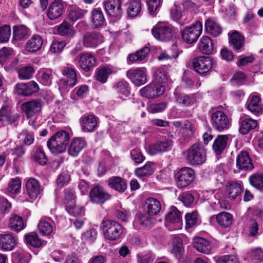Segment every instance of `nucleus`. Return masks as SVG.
I'll use <instances>...</instances> for the list:
<instances>
[{
    "label": "nucleus",
    "mask_w": 263,
    "mask_h": 263,
    "mask_svg": "<svg viewBox=\"0 0 263 263\" xmlns=\"http://www.w3.org/2000/svg\"><path fill=\"white\" fill-rule=\"evenodd\" d=\"M155 38L162 42L171 41L175 34L174 28L171 25L159 23L152 30Z\"/></svg>",
    "instance_id": "20e7f679"
},
{
    "label": "nucleus",
    "mask_w": 263,
    "mask_h": 263,
    "mask_svg": "<svg viewBox=\"0 0 263 263\" xmlns=\"http://www.w3.org/2000/svg\"><path fill=\"white\" fill-rule=\"evenodd\" d=\"M86 144L84 138L79 137L73 138L68 149L69 155L73 157L78 156L79 153L86 147Z\"/></svg>",
    "instance_id": "6ab92c4d"
},
{
    "label": "nucleus",
    "mask_w": 263,
    "mask_h": 263,
    "mask_svg": "<svg viewBox=\"0 0 263 263\" xmlns=\"http://www.w3.org/2000/svg\"><path fill=\"white\" fill-rule=\"evenodd\" d=\"M229 137L227 135H218L214 140L212 148L216 155H220L227 147Z\"/></svg>",
    "instance_id": "473e14b6"
},
{
    "label": "nucleus",
    "mask_w": 263,
    "mask_h": 263,
    "mask_svg": "<svg viewBox=\"0 0 263 263\" xmlns=\"http://www.w3.org/2000/svg\"><path fill=\"white\" fill-rule=\"evenodd\" d=\"M64 10L63 1L62 0H54L48 8L47 16L50 20H56L62 16Z\"/></svg>",
    "instance_id": "f3484780"
},
{
    "label": "nucleus",
    "mask_w": 263,
    "mask_h": 263,
    "mask_svg": "<svg viewBox=\"0 0 263 263\" xmlns=\"http://www.w3.org/2000/svg\"><path fill=\"white\" fill-rule=\"evenodd\" d=\"M43 44L42 38L39 35L32 36L26 44V50L29 52H36L40 50Z\"/></svg>",
    "instance_id": "c9c22d12"
},
{
    "label": "nucleus",
    "mask_w": 263,
    "mask_h": 263,
    "mask_svg": "<svg viewBox=\"0 0 263 263\" xmlns=\"http://www.w3.org/2000/svg\"><path fill=\"white\" fill-rule=\"evenodd\" d=\"M146 69L145 67L131 68L126 72L127 77L136 86H141L147 82Z\"/></svg>",
    "instance_id": "6e6552de"
},
{
    "label": "nucleus",
    "mask_w": 263,
    "mask_h": 263,
    "mask_svg": "<svg viewBox=\"0 0 263 263\" xmlns=\"http://www.w3.org/2000/svg\"><path fill=\"white\" fill-rule=\"evenodd\" d=\"M170 15L171 17L175 21H179L182 17V12L181 7L175 4L171 8L170 10Z\"/></svg>",
    "instance_id": "774afa93"
},
{
    "label": "nucleus",
    "mask_w": 263,
    "mask_h": 263,
    "mask_svg": "<svg viewBox=\"0 0 263 263\" xmlns=\"http://www.w3.org/2000/svg\"><path fill=\"white\" fill-rule=\"evenodd\" d=\"M101 42V34L95 31L87 32L83 36V44L87 47H95Z\"/></svg>",
    "instance_id": "393cba45"
},
{
    "label": "nucleus",
    "mask_w": 263,
    "mask_h": 263,
    "mask_svg": "<svg viewBox=\"0 0 263 263\" xmlns=\"http://www.w3.org/2000/svg\"><path fill=\"white\" fill-rule=\"evenodd\" d=\"M13 259L15 263H28L30 255L22 252H17L13 254Z\"/></svg>",
    "instance_id": "e2e57ef3"
},
{
    "label": "nucleus",
    "mask_w": 263,
    "mask_h": 263,
    "mask_svg": "<svg viewBox=\"0 0 263 263\" xmlns=\"http://www.w3.org/2000/svg\"><path fill=\"white\" fill-rule=\"evenodd\" d=\"M250 184L255 188L261 190L263 189V176L261 174H254L249 178Z\"/></svg>",
    "instance_id": "6e6d98bb"
},
{
    "label": "nucleus",
    "mask_w": 263,
    "mask_h": 263,
    "mask_svg": "<svg viewBox=\"0 0 263 263\" xmlns=\"http://www.w3.org/2000/svg\"><path fill=\"white\" fill-rule=\"evenodd\" d=\"M216 220L217 223L223 228H228L231 225L233 221L232 215L228 212H222L210 218V221L212 223Z\"/></svg>",
    "instance_id": "4be33fe9"
},
{
    "label": "nucleus",
    "mask_w": 263,
    "mask_h": 263,
    "mask_svg": "<svg viewBox=\"0 0 263 263\" xmlns=\"http://www.w3.org/2000/svg\"><path fill=\"white\" fill-rule=\"evenodd\" d=\"M108 185L111 189L120 192H124L127 188V184L125 181L119 177H112L108 181Z\"/></svg>",
    "instance_id": "f704fd0d"
},
{
    "label": "nucleus",
    "mask_w": 263,
    "mask_h": 263,
    "mask_svg": "<svg viewBox=\"0 0 263 263\" xmlns=\"http://www.w3.org/2000/svg\"><path fill=\"white\" fill-rule=\"evenodd\" d=\"M116 91L120 93L123 94L125 96L129 95V91L128 89V84L127 82L121 81L117 82L114 86Z\"/></svg>",
    "instance_id": "69168bd1"
},
{
    "label": "nucleus",
    "mask_w": 263,
    "mask_h": 263,
    "mask_svg": "<svg viewBox=\"0 0 263 263\" xmlns=\"http://www.w3.org/2000/svg\"><path fill=\"white\" fill-rule=\"evenodd\" d=\"M67 212L71 215L77 217L82 216L85 214V210L82 206H76L75 203L70 207L66 208Z\"/></svg>",
    "instance_id": "bf43d9fd"
},
{
    "label": "nucleus",
    "mask_w": 263,
    "mask_h": 263,
    "mask_svg": "<svg viewBox=\"0 0 263 263\" xmlns=\"http://www.w3.org/2000/svg\"><path fill=\"white\" fill-rule=\"evenodd\" d=\"M141 3L139 0H130L127 8V13L131 17H136L141 11Z\"/></svg>",
    "instance_id": "a18cd8bd"
},
{
    "label": "nucleus",
    "mask_w": 263,
    "mask_h": 263,
    "mask_svg": "<svg viewBox=\"0 0 263 263\" xmlns=\"http://www.w3.org/2000/svg\"><path fill=\"white\" fill-rule=\"evenodd\" d=\"M41 76V82L45 86H49L51 84L52 73L49 70H41L39 72Z\"/></svg>",
    "instance_id": "338daca9"
},
{
    "label": "nucleus",
    "mask_w": 263,
    "mask_h": 263,
    "mask_svg": "<svg viewBox=\"0 0 263 263\" xmlns=\"http://www.w3.org/2000/svg\"><path fill=\"white\" fill-rule=\"evenodd\" d=\"M150 50L148 47H144L133 54L128 55V59L131 62L141 61L144 59L149 54Z\"/></svg>",
    "instance_id": "de8ad7c7"
},
{
    "label": "nucleus",
    "mask_w": 263,
    "mask_h": 263,
    "mask_svg": "<svg viewBox=\"0 0 263 263\" xmlns=\"http://www.w3.org/2000/svg\"><path fill=\"white\" fill-rule=\"evenodd\" d=\"M175 179L178 187L184 188L194 180V171L190 167L182 168L175 175Z\"/></svg>",
    "instance_id": "423d86ee"
},
{
    "label": "nucleus",
    "mask_w": 263,
    "mask_h": 263,
    "mask_svg": "<svg viewBox=\"0 0 263 263\" xmlns=\"http://www.w3.org/2000/svg\"><path fill=\"white\" fill-rule=\"evenodd\" d=\"M132 159L137 164L141 163L145 159L141 151L139 148H135L130 151Z\"/></svg>",
    "instance_id": "680f3d73"
},
{
    "label": "nucleus",
    "mask_w": 263,
    "mask_h": 263,
    "mask_svg": "<svg viewBox=\"0 0 263 263\" xmlns=\"http://www.w3.org/2000/svg\"><path fill=\"white\" fill-rule=\"evenodd\" d=\"M229 43L233 48L238 50L240 49L244 44V37L238 32L234 31L232 33H229Z\"/></svg>",
    "instance_id": "e433bc0d"
},
{
    "label": "nucleus",
    "mask_w": 263,
    "mask_h": 263,
    "mask_svg": "<svg viewBox=\"0 0 263 263\" xmlns=\"http://www.w3.org/2000/svg\"><path fill=\"white\" fill-rule=\"evenodd\" d=\"M205 30L207 33L214 37L219 35L222 31L219 24L212 18H209L205 21Z\"/></svg>",
    "instance_id": "2f4dec72"
},
{
    "label": "nucleus",
    "mask_w": 263,
    "mask_h": 263,
    "mask_svg": "<svg viewBox=\"0 0 263 263\" xmlns=\"http://www.w3.org/2000/svg\"><path fill=\"white\" fill-rule=\"evenodd\" d=\"M96 63L95 57L89 53H83L80 54L78 64L81 68L85 71L91 70Z\"/></svg>",
    "instance_id": "aec40b11"
},
{
    "label": "nucleus",
    "mask_w": 263,
    "mask_h": 263,
    "mask_svg": "<svg viewBox=\"0 0 263 263\" xmlns=\"http://www.w3.org/2000/svg\"><path fill=\"white\" fill-rule=\"evenodd\" d=\"M172 142L171 140H166L163 142H158L149 146V152L152 155H156L158 153L163 152L171 146Z\"/></svg>",
    "instance_id": "a19ab883"
},
{
    "label": "nucleus",
    "mask_w": 263,
    "mask_h": 263,
    "mask_svg": "<svg viewBox=\"0 0 263 263\" xmlns=\"http://www.w3.org/2000/svg\"><path fill=\"white\" fill-rule=\"evenodd\" d=\"M54 221L50 217H43L39 221L38 229L43 235H49L53 231Z\"/></svg>",
    "instance_id": "cd10ccee"
},
{
    "label": "nucleus",
    "mask_w": 263,
    "mask_h": 263,
    "mask_svg": "<svg viewBox=\"0 0 263 263\" xmlns=\"http://www.w3.org/2000/svg\"><path fill=\"white\" fill-rule=\"evenodd\" d=\"M174 96L175 102L182 106H188L193 102L192 99L189 95L184 93L175 92Z\"/></svg>",
    "instance_id": "3c124183"
},
{
    "label": "nucleus",
    "mask_w": 263,
    "mask_h": 263,
    "mask_svg": "<svg viewBox=\"0 0 263 263\" xmlns=\"http://www.w3.org/2000/svg\"><path fill=\"white\" fill-rule=\"evenodd\" d=\"M39 90L38 84L34 81L27 83H20L15 86V91L19 94L24 96H30L37 92Z\"/></svg>",
    "instance_id": "dca6fc26"
},
{
    "label": "nucleus",
    "mask_w": 263,
    "mask_h": 263,
    "mask_svg": "<svg viewBox=\"0 0 263 263\" xmlns=\"http://www.w3.org/2000/svg\"><path fill=\"white\" fill-rule=\"evenodd\" d=\"M16 245V238L10 233H0V250L11 251Z\"/></svg>",
    "instance_id": "a211bd4d"
},
{
    "label": "nucleus",
    "mask_w": 263,
    "mask_h": 263,
    "mask_svg": "<svg viewBox=\"0 0 263 263\" xmlns=\"http://www.w3.org/2000/svg\"><path fill=\"white\" fill-rule=\"evenodd\" d=\"M62 74L65 77L64 84L67 86L73 87L76 85L77 78L76 70L71 67L66 66L62 70Z\"/></svg>",
    "instance_id": "72a5a7b5"
},
{
    "label": "nucleus",
    "mask_w": 263,
    "mask_h": 263,
    "mask_svg": "<svg viewBox=\"0 0 263 263\" xmlns=\"http://www.w3.org/2000/svg\"><path fill=\"white\" fill-rule=\"evenodd\" d=\"M21 181L18 177L12 179L11 181L8 183L7 189L8 192L12 194H17L21 189Z\"/></svg>",
    "instance_id": "13d9d810"
},
{
    "label": "nucleus",
    "mask_w": 263,
    "mask_h": 263,
    "mask_svg": "<svg viewBox=\"0 0 263 263\" xmlns=\"http://www.w3.org/2000/svg\"><path fill=\"white\" fill-rule=\"evenodd\" d=\"M172 252L177 258H180L184 253L183 243L181 239H175L173 243Z\"/></svg>",
    "instance_id": "864d4df0"
},
{
    "label": "nucleus",
    "mask_w": 263,
    "mask_h": 263,
    "mask_svg": "<svg viewBox=\"0 0 263 263\" xmlns=\"http://www.w3.org/2000/svg\"><path fill=\"white\" fill-rule=\"evenodd\" d=\"M27 243L35 248L41 247L43 245V241L39 238L35 233H31L25 236Z\"/></svg>",
    "instance_id": "603ef678"
},
{
    "label": "nucleus",
    "mask_w": 263,
    "mask_h": 263,
    "mask_svg": "<svg viewBox=\"0 0 263 263\" xmlns=\"http://www.w3.org/2000/svg\"><path fill=\"white\" fill-rule=\"evenodd\" d=\"M101 229L104 237L109 240H116L122 235L124 228L118 222L113 220H105L102 222Z\"/></svg>",
    "instance_id": "f03ea898"
},
{
    "label": "nucleus",
    "mask_w": 263,
    "mask_h": 263,
    "mask_svg": "<svg viewBox=\"0 0 263 263\" xmlns=\"http://www.w3.org/2000/svg\"><path fill=\"white\" fill-rule=\"evenodd\" d=\"M239 123V131L242 135L247 134L256 128L258 125L256 120L248 117L240 118Z\"/></svg>",
    "instance_id": "5701e85b"
},
{
    "label": "nucleus",
    "mask_w": 263,
    "mask_h": 263,
    "mask_svg": "<svg viewBox=\"0 0 263 263\" xmlns=\"http://www.w3.org/2000/svg\"><path fill=\"white\" fill-rule=\"evenodd\" d=\"M236 166L239 170L250 171L254 168L248 152H241L237 157Z\"/></svg>",
    "instance_id": "412c9836"
},
{
    "label": "nucleus",
    "mask_w": 263,
    "mask_h": 263,
    "mask_svg": "<svg viewBox=\"0 0 263 263\" xmlns=\"http://www.w3.org/2000/svg\"><path fill=\"white\" fill-rule=\"evenodd\" d=\"M11 35V28L9 25H4L0 27V42L6 43L9 41Z\"/></svg>",
    "instance_id": "052dcab7"
},
{
    "label": "nucleus",
    "mask_w": 263,
    "mask_h": 263,
    "mask_svg": "<svg viewBox=\"0 0 263 263\" xmlns=\"http://www.w3.org/2000/svg\"><path fill=\"white\" fill-rule=\"evenodd\" d=\"M199 51L204 54H210L213 51V44L211 38L207 36H202L199 42Z\"/></svg>",
    "instance_id": "4c0bfd02"
},
{
    "label": "nucleus",
    "mask_w": 263,
    "mask_h": 263,
    "mask_svg": "<svg viewBox=\"0 0 263 263\" xmlns=\"http://www.w3.org/2000/svg\"><path fill=\"white\" fill-rule=\"evenodd\" d=\"M164 90L162 85L153 82L140 90V95L146 98H154L162 95Z\"/></svg>",
    "instance_id": "9b49d317"
},
{
    "label": "nucleus",
    "mask_w": 263,
    "mask_h": 263,
    "mask_svg": "<svg viewBox=\"0 0 263 263\" xmlns=\"http://www.w3.org/2000/svg\"><path fill=\"white\" fill-rule=\"evenodd\" d=\"M212 124L214 128L219 132L229 127L230 122L227 115L222 111H216L212 114Z\"/></svg>",
    "instance_id": "1a4fd4ad"
},
{
    "label": "nucleus",
    "mask_w": 263,
    "mask_h": 263,
    "mask_svg": "<svg viewBox=\"0 0 263 263\" xmlns=\"http://www.w3.org/2000/svg\"><path fill=\"white\" fill-rule=\"evenodd\" d=\"M58 33L64 36L72 37L74 34V31L69 24L64 21L58 28Z\"/></svg>",
    "instance_id": "8fccbe9b"
},
{
    "label": "nucleus",
    "mask_w": 263,
    "mask_h": 263,
    "mask_svg": "<svg viewBox=\"0 0 263 263\" xmlns=\"http://www.w3.org/2000/svg\"><path fill=\"white\" fill-rule=\"evenodd\" d=\"M18 118L17 115H13L11 107L8 105H4L0 109V122L12 123Z\"/></svg>",
    "instance_id": "c756f323"
},
{
    "label": "nucleus",
    "mask_w": 263,
    "mask_h": 263,
    "mask_svg": "<svg viewBox=\"0 0 263 263\" xmlns=\"http://www.w3.org/2000/svg\"><path fill=\"white\" fill-rule=\"evenodd\" d=\"M81 128L84 132H92L97 126V119L93 114H85L79 120Z\"/></svg>",
    "instance_id": "4468645a"
},
{
    "label": "nucleus",
    "mask_w": 263,
    "mask_h": 263,
    "mask_svg": "<svg viewBox=\"0 0 263 263\" xmlns=\"http://www.w3.org/2000/svg\"><path fill=\"white\" fill-rule=\"evenodd\" d=\"M247 108L253 114L258 115L263 111L260 98L258 96H251L247 103Z\"/></svg>",
    "instance_id": "b1692460"
},
{
    "label": "nucleus",
    "mask_w": 263,
    "mask_h": 263,
    "mask_svg": "<svg viewBox=\"0 0 263 263\" xmlns=\"http://www.w3.org/2000/svg\"><path fill=\"white\" fill-rule=\"evenodd\" d=\"M70 136L68 132L61 130L54 134L47 141V145L54 154L64 153L69 142Z\"/></svg>",
    "instance_id": "f257e3e1"
},
{
    "label": "nucleus",
    "mask_w": 263,
    "mask_h": 263,
    "mask_svg": "<svg viewBox=\"0 0 263 263\" xmlns=\"http://www.w3.org/2000/svg\"><path fill=\"white\" fill-rule=\"evenodd\" d=\"M89 197L92 202L102 204L109 199L110 196L102 186L96 185L91 190Z\"/></svg>",
    "instance_id": "ddd939ff"
},
{
    "label": "nucleus",
    "mask_w": 263,
    "mask_h": 263,
    "mask_svg": "<svg viewBox=\"0 0 263 263\" xmlns=\"http://www.w3.org/2000/svg\"><path fill=\"white\" fill-rule=\"evenodd\" d=\"M192 65L197 73L203 74L212 69L213 66V60L210 57L200 56L193 59Z\"/></svg>",
    "instance_id": "0eeeda50"
},
{
    "label": "nucleus",
    "mask_w": 263,
    "mask_h": 263,
    "mask_svg": "<svg viewBox=\"0 0 263 263\" xmlns=\"http://www.w3.org/2000/svg\"><path fill=\"white\" fill-rule=\"evenodd\" d=\"M165 67H162L158 68L154 74V82L156 84H164L167 81L168 75Z\"/></svg>",
    "instance_id": "09e8293b"
},
{
    "label": "nucleus",
    "mask_w": 263,
    "mask_h": 263,
    "mask_svg": "<svg viewBox=\"0 0 263 263\" xmlns=\"http://www.w3.org/2000/svg\"><path fill=\"white\" fill-rule=\"evenodd\" d=\"M187 160L192 165L203 164L206 160V152L203 146L199 143H195L187 151Z\"/></svg>",
    "instance_id": "7ed1b4c3"
},
{
    "label": "nucleus",
    "mask_w": 263,
    "mask_h": 263,
    "mask_svg": "<svg viewBox=\"0 0 263 263\" xmlns=\"http://www.w3.org/2000/svg\"><path fill=\"white\" fill-rule=\"evenodd\" d=\"M154 172V164L152 162H147L142 167L135 169V174L139 178L150 176Z\"/></svg>",
    "instance_id": "79ce46f5"
},
{
    "label": "nucleus",
    "mask_w": 263,
    "mask_h": 263,
    "mask_svg": "<svg viewBox=\"0 0 263 263\" xmlns=\"http://www.w3.org/2000/svg\"><path fill=\"white\" fill-rule=\"evenodd\" d=\"M42 108V103L40 100H33L26 102L21 106V110L25 114L28 119L40 112Z\"/></svg>",
    "instance_id": "f8f14e48"
},
{
    "label": "nucleus",
    "mask_w": 263,
    "mask_h": 263,
    "mask_svg": "<svg viewBox=\"0 0 263 263\" xmlns=\"http://www.w3.org/2000/svg\"><path fill=\"white\" fill-rule=\"evenodd\" d=\"M91 22L95 28H102L106 24L104 14L101 9L96 8L91 11Z\"/></svg>",
    "instance_id": "bb28decb"
},
{
    "label": "nucleus",
    "mask_w": 263,
    "mask_h": 263,
    "mask_svg": "<svg viewBox=\"0 0 263 263\" xmlns=\"http://www.w3.org/2000/svg\"><path fill=\"white\" fill-rule=\"evenodd\" d=\"M26 189L27 194L33 199H36L41 192L39 181L34 178L28 180L26 184Z\"/></svg>",
    "instance_id": "a878e982"
},
{
    "label": "nucleus",
    "mask_w": 263,
    "mask_h": 263,
    "mask_svg": "<svg viewBox=\"0 0 263 263\" xmlns=\"http://www.w3.org/2000/svg\"><path fill=\"white\" fill-rule=\"evenodd\" d=\"M185 221L186 229H190L194 226L197 221V213L194 212L191 213H187L185 215Z\"/></svg>",
    "instance_id": "0e129e2a"
},
{
    "label": "nucleus",
    "mask_w": 263,
    "mask_h": 263,
    "mask_svg": "<svg viewBox=\"0 0 263 263\" xmlns=\"http://www.w3.org/2000/svg\"><path fill=\"white\" fill-rule=\"evenodd\" d=\"M147 213L149 215H158L162 209V205L159 200L155 198H148L144 202Z\"/></svg>",
    "instance_id": "c85d7f7f"
},
{
    "label": "nucleus",
    "mask_w": 263,
    "mask_h": 263,
    "mask_svg": "<svg viewBox=\"0 0 263 263\" xmlns=\"http://www.w3.org/2000/svg\"><path fill=\"white\" fill-rule=\"evenodd\" d=\"M242 185L240 182L230 181L226 186V194L229 198L235 199L242 191Z\"/></svg>",
    "instance_id": "7c9ffc66"
},
{
    "label": "nucleus",
    "mask_w": 263,
    "mask_h": 263,
    "mask_svg": "<svg viewBox=\"0 0 263 263\" xmlns=\"http://www.w3.org/2000/svg\"><path fill=\"white\" fill-rule=\"evenodd\" d=\"M13 35L15 40H21L29 35V29L23 25L15 26L13 28Z\"/></svg>",
    "instance_id": "49530a36"
},
{
    "label": "nucleus",
    "mask_w": 263,
    "mask_h": 263,
    "mask_svg": "<svg viewBox=\"0 0 263 263\" xmlns=\"http://www.w3.org/2000/svg\"><path fill=\"white\" fill-rule=\"evenodd\" d=\"M165 225L171 230L178 229L181 225V215L175 207L172 206L165 218Z\"/></svg>",
    "instance_id": "9d476101"
},
{
    "label": "nucleus",
    "mask_w": 263,
    "mask_h": 263,
    "mask_svg": "<svg viewBox=\"0 0 263 263\" xmlns=\"http://www.w3.org/2000/svg\"><path fill=\"white\" fill-rule=\"evenodd\" d=\"M112 72L113 70L109 66L101 67L97 69L95 77L98 81L104 83L107 81L109 75Z\"/></svg>",
    "instance_id": "37998d69"
},
{
    "label": "nucleus",
    "mask_w": 263,
    "mask_h": 263,
    "mask_svg": "<svg viewBox=\"0 0 263 263\" xmlns=\"http://www.w3.org/2000/svg\"><path fill=\"white\" fill-rule=\"evenodd\" d=\"M9 227L17 232L23 230L25 226L22 217L15 214L12 215L9 219Z\"/></svg>",
    "instance_id": "c03bdc74"
},
{
    "label": "nucleus",
    "mask_w": 263,
    "mask_h": 263,
    "mask_svg": "<svg viewBox=\"0 0 263 263\" xmlns=\"http://www.w3.org/2000/svg\"><path fill=\"white\" fill-rule=\"evenodd\" d=\"M86 12V10L79 8H71L69 11L68 17L71 21L75 22L82 18Z\"/></svg>",
    "instance_id": "5fc2aeb1"
},
{
    "label": "nucleus",
    "mask_w": 263,
    "mask_h": 263,
    "mask_svg": "<svg viewBox=\"0 0 263 263\" xmlns=\"http://www.w3.org/2000/svg\"><path fill=\"white\" fill-rule=\"evenodd\" d=\"M34 73V69L32 66H25L18 70V76L21 79L28 80L31 79Z\"/></svg>",
    "instance_id": "4d7b16f0"
},
{
    "label": "nucleus",
    "mask_w": 263,
    "mask_h": 263,
    "mask_svg": "<svg viewBox=\"0 0 263 263\" xmlns=\"http://www.w3.org/2000/svg\"><path fill=\"white\" fill-rule=\"evenodd\" d=\"M121 0H105L103 5L106 13L110 16H120L122 13Z\"/></svg>",
    "instance_id": "2eb2a0df"
},
{
    "label": "nucleus",
    "mask_w": 263,
    "mask_h": 263,
    "mask_svg": "<svg viewBox=\"0 0 263 263\" xmlns=\"http://www.w3.org/2000/svg\"><path fill=\"white\" fill-rule=\"evenodd\" d=\"M194 247L199 252L204 254H209L212 249L210 242L201 237L195 238Z\"/></svg>",
    "instance_id": "58836bf2"
},
{
    "label": "nucleus",
    "mask_w": 263,
    "mask_h": 263,
    "mask_svg": "<svg viewBox=\"0 0 263 263\" xmlns=\"http://www.w3.org/2000/svg\"><path fill=\"white\" fill-rule=\"evenodd\" d=\"M202 31V25L199 22L194 24L186 27L181 31L182 40L188 44L196 42L201 35Z\"/></svg>",
    "instance_id": "39448f33"
},
{
    "label": "nucleus",
    "mask_w": 263,
    "mask_h": 263,
    "mask_svg": "<svg viewBox=\"0 0 263 263\" xmlns=\"http://www.w3.org/2000/svg\"><path fill=\"white\" fill-rule=\"evenodd\" d=\"M31 157L34 160L42 165H45L48 160L42 147L39 145L34 147L32 151Z\"/></svg>",
    "instance_id": "ea45409f"
}]
</instances>
